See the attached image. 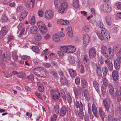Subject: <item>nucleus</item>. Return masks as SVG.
<instances>
[{"mask_svg": "<svg viewBox=\"0 0 121 121\" xmlns=\"http://www.w3.org/2000/svg\"><path fill=\"white\" fill-rule=\"evenodd\" d=\"M66 99L69 103L71 104L72 102V98L71 95L69 94H68L67 95Z\"/></svg>", "mask_w": 121, "mask_h": 121, "instance_id": "obj_40", "label": "nucleus"}, {"mask_svg": "<svg viewBox=\"0 0 121 121\" xmlns=\"http://www.w3.org/2000/svg\"><path fill=\"white\" fill-rule=\"evenodd\" d=\"M114 55V53L112 48L110 47H109L107 50L106 57L107 58H111L113 57Z\"/></svg>", "mask_w": 121, "mask_h": 121, "instance_id": "obj_8", "label": "nucleus"}, {"mask_svg": "<svg viewBox=\"0 0 121 121\" xmlns=\"http://www.w3.org/2000/svg\"><path fill=\"white\" fill-rule=\"evenodd\" d=\"M107 49L106 47L104 46H103L101 48V53L106 57L107 54Z\"/></svg>", "mask_w": 121, "mask_h": 121, "instance_id": "obj_19", "label": "nucleus"}, {"mask_svg": "<svg viewBox=\"0 0 121 121\" xmlns=\"http://www.w3.org/2000/svg\"><path fill=\"white\" fill-rule=\"evenodd\" d=\"M82 111H81V112H79L78 113V116L80 118H82L84 116V113L82 112Z\"/></svg>", "mask_w": 121, "mask_h": 121, "instance_id": "obj_56", "label": "nucleus"}, {"mask_svg": "<svg viewBox=\"0 0 121 121\" xmlns=\"http://www.w3.org/2000/svg\"><path fill=\"white\" fill-rule=\"evenodd\" d=\"M67 108L65 107H62L60 109L59 114L60 116H63L65 115L66 113Z\"/></svg>", "mask_w": 121, "mask_h": 121, "instance_id": "obj_20", "label": "nucleus"}, {"mask_svg": "<svg viewBox=\"0 0 121 121\" xmlns=\"http://www.w3.org/2000/svg\"><path fill=\"white\" fill-rule=\"evenodd\" d=\"M102 81L103 85L105 86H108V80L106 79L105 76H103L102 77Z\"/></svg>", "mask_w": 121, "mask_h": 121, "instance_id": "obj_39", "label": "nucleus"}, {"mask_svg": "<svg viewBox=\"0 0 121 121\" xmlns=\"http://www.w3.org/2000/svg\"><path fill=\"white\" fill-rule=\"evenodd\" d=\"M43 65L46 68H49L50 67L51 65L50 63L47 62L43 63Z\"/></svg>", "mask_w": 121, "mask_h": 121, "instance_id": "obj_54", "label": "nucleus"}, {"mask_svg": "<svg viewBox=\"0 0 121 121\" xmlns=\"http://www.w3.org/2000/svg\"><path fill=\"white\" fill-rule=\"evenodd\" d=\"M108 87L109 93L111 95H112L114 92V89L111 83H109L108 84Z\"/></svg>", "mask_w": 121, "mask_h": 121, "instance_id": "obj_25", "label": "nucleus"}, {"mask_svg": "<svg viewBox=\"0 0 121 121\" xmlns=\"http://www.w3.org/2000/svg\"><path fill=\"white\" fill-rule=\"evenodd\" d=\"M54 110L56 114H58L59 112V106H54Z\"/></svg>", "mask_w": 121, "mask_h": 121, "instance_id": "obj_52", "label": "nucleus"}, {"mask_svg": "<svg viewBox=\"0 0 121 121\" xmlns=\"http://www.w3.org/2000/svg\"><path fill=\"white\" fill-rule=\"evenodd\" d=\"M38 31L37 27L35 26H33L30 28V31L31 33L35 34Z\"/></svg>", "mask_w": 121, "mask_h": 121, "instance_id": "obj_18", "label": "nucleus"}, {"mask_svg": "<svg viewBox=\"0 0 121 121\" xmlns=\"http://www.w3.org/2000/svg\"><path fill=\"white\" fill-rule=\"evenodd\" d=\"M51 77L53 78H56L57 76V74L54 71H51L50 72Z\"/></svg>", "mask_w": 121, "mask_h": 121, "instance_id": "obj_37", "label": "nucleus"}, {"mask_svg": "<svg viewBox=\"0 0 121 121\" xmlns=\"http://www.w3.org/2000/svg\"><path fill=\"white\" fill-rule=\"evenodd\" d=\"M116 112L118 116L121 117V107H118L116 110Z\"/></svg>", "mask_w": 121, "mask_h": 121, "instance_id": "obj_42", "label": "nucleus"}, {"mask_svg": "<svg viewBox=\"0 0 121 121\" xmlns=\"http://www.w3.org/2000/svg\"><path fill=\"white\" fill-rule=\"evenodd\" d=\"M105 63L108 65V66L112 64V62L110 61V60L108 59H107L105 60Z\"/></svg>", "mask_w": 121, "mask_h": 121, "instance_id": "obj_59", "label": "nucleus"}, {"mask_svg": "<svg viewBox=\"0 0 121 121\" xmlns=\"http://www.w3.org/2000/svg\"><path fill=\"white\" fill-rule=\"evenodd\" d=\"M117 61L121 62V54L119 53H117Z\"/></svg>", "mask_w": 121, "mask_h": 121, "instance_id": "obj_45", "label": "nucleus"}, {"mask_svg": "<svg viewBox=\"0 0 121 121\" xmlns=\"http://www.w3.org/2000/svg\"><path fill=\"white\" fill-rule=\"evenodd\" d=\"M89 54L90 58L91 59H93L96 56V51L94 49H91L89 51Z\"/></svg>", "mask_w": 121, "mask_h": 121, "instance_id": "obj_9", "label": "nucleus"}, {"mask_svg": "<svg viewBox=\"0 0 121 121\" xmlns=\"http://www.w3.org/2000/svg\"><path fill=\"white\" fill-rule=\"evenodd\" d=\"M102 68L103 74L105 76L108 74V71L107 68L104 65L102 67Z\"/></svg>", "mask_w": 121, "mask_h": 121, "instance_id": "obj_29", "label": "nucleus"}, {"mask_svg": "<svg viewBox=\"0 0 121 121\" xmlns=\"http://www.w3.org/2000/svg\"><path fill=\"white\" fill-rule=\"evenodd\" d=\"M27 78L32 81L34 80V77L33 75L31 74L28 76L27 77Z\"/></svg>", "mask_w": 121, "mask_h": 121, "instance_id": "obj_62", "label": "nucleus"}, {"mask_svg": "<svg viewBox=\"0 0 121 121\" xmlns=\"http://www.w3.org/2000/svg\"><path fill=\"white\" fill-rule=\"evenodd\" d=\"M53 39L54 41L57 42L60 40V37L58 35L55 34L53 36Z\"/></svg>", "mask_w": 121, "mask_h": 121, "instance_id": "obj_35", "label": "nucleus"}, {"mask_svg": "<svg viewBox=\"0 0 121 121\" xmlns=\"http://www.w3.org/2000/svg\"><path fill=\"white\" fill-rule=\"evenodd\" d=\"M8 30L5 27H3L2 28V30L0 32V36L3 37L4 36L7 32Z\"/></svg>", "mask_w": 121, "mask_h": 121, "instance_id": "obj_28", "label": "nucleus"}, {"mask_svg": "<svg viewBox=\"0 0 121 121\" xmlns=\"http://www.w3.org/2000/svg\"><path fill=\"white\" fill-rule=\"evenodd\" d=\"M57 23L59 24L67 25L69 24V22L68 21L61 19L58 20L57 21Z\"/></svg>", "mask_w": 121, "mask_h": 121, "instance_id": "obj_22", "label": "nucleus"}, {"mask_svg": "<svg viewBox=\"0 0 121 121\" xmlns=\"http://www.w3.org/2000/svg\"><path fill=\"white\" fill-rule=\"evenodd\" d=\"M92 109L93 113L94 115L96 117H98V115L97 114L96 107L94 104H92Z\"/></svg>", "mask_w": 121, "mask_h": 121, "instance_id": "obj_23", "label": "nucleus"}, {"mask_svg": "<svg viewBox=\"0 0 121 121\" xmlns=\"http://www.w3.org/2000/svg\"><path fill=\"white\" fill-rule=\"evenodd\" d=\"M120 63L117 61L116 60L114 61V66L115 69L117 70H118L120 68Z\"/></svg>", "mask_w": 121, "mask_h": 121, "instance_id": "obj_41", "label": "nucleus"}, {"mask_svg": "<svg viewBox=\"0 0 121 121\" xmlns=\"http://www.w3.org/2000/svg\"><path fill=\"white\" fill-rule=\"evenodd\" d=\"M61 1V0H54V3L55 5L56 8H57L58 7L59 4L58 2L60 3V5L61 4V3H62Z\"/></svg>", "mask_w": 121, "mask_h": 121, "instance_id": "obj_49", "label": "nucleus"}, {"mask_svg": "<svg viewBox=\"0 0 121 121\" xmlns=\"http://www.w3.org/2000/svg\"><path fill=\"white\" fill-rule=\"evenodd\" d=\"M68 59L69 63L70 64H73L75 63V60L73 57L69 56L68 57Z\"/></svg>", "mask_w": 121, "mask_h": 121, "instance_id": "obj_48", "label": "nucleus"}, {"mask_svg": "<svg viewBox=\"0 0 121 121\" xmlns=\"http://www.w3.org/2000/svg\"><path fill=\"white\" fill-rule=\"evenodd\" d=\"M82 91V88L79 86L77 87L74 91L75 97L78 98V96L81 94Z\"/></svg>", "mask_w": 121, "mask_h": 121, "instance_id": "obj_13", "label": "nucleus"}, {"mask_svg": "<svg viewBox=\"0 0 121 121\" xmlns=\"http://www.w3.org/2000/svg\"><path fill=\"white\" fill-rule=\"evenodd\" d=\"M41 32L43 34L46 33L47 32V29L45 26L39 28Z\"/></svg>", "mask_w": 121, "mask_h": 121, "instance_id": "obj_34", "label": "nucleus"}, {"mask_svg": "<svg viewBox=\"0 0 121 121\" xmlns=\"http://www.w3.org/2000/svg\"><path fill=\"white\" fill-rule=\"evenodd\" d=\"M39 77H49V75L48 71L45 69L43 67L40 72Z\"/></svg>", "mask_w": 121, "mask_h": 121, "instance_id": "obj_10", "label": "nucleus"}, {"mask_svg": "<svg viewBox=\"0 0 121 121\" xmlns=\"http://www.w3.org/2000/svg\"><path fill=\"white\" fill-rule=\"evenodd\" d=\"M44 16L45 18L47 19L50 20L53 18L54 13L51 10H48L45 12Z\"/></svg>", "mask_w": 121, "mask_h": 121, "instance_id": "obj_7", "label": "nucleus"}, {"mask_svg": "<svg viewBox=\"0 0 121 121\" xmlns=\"http://www.w3.org/2000/svg\"><path fill=\"white\" fill-rule=\"evenodd\" d=\"M28 11L26 10H24L21 13V15L19 17V20L20 21H22L25 19L27 16Z\"/></svg>", "mask_w": 121, "mask_h": 121, "instance_id": "obj_16", "label": "nucleus"}, {"mask_svg": "<svg viewBox=\"0 0 121 121\" xmlns=\"http://www.w3.org/2000/svg\"><path fill=\"white\" fill-rule=\"evenodd\" d=\"M60 81L61 83L63 85H66L68 83V81L65 77L60 78Z\"/></svg>", "mask_w": 121, "mask_h": 121, "instance_id": "obj_33", "label": "nucleus"}, {"mask_svg": "<svg viewBox=\"0 0 121 121\" xmlns=\"http://www.w3.org/2000/svg\"><path fill=\"white\" fill-rule=\"evenodd\" d=\"M97 73L99 76H101L102 72L100 66L98 65L97 67Z\"/></svg>", "mask_w": 121, "mask_h": 121, "instance_id": "obj_46", "label": "nucleus"}, {"mask_svg": "<svg viewBox=\"0 0 121 121\" xmlns=\"http://www.w3.org/2000/svg\"><path fill=\"white\" fill-rule=\"evenodd\" d=\"M30 23L32 25L34 24L35 22V17L34 16H32L30 19Z\"/></svg>", "mask_w": 121, "mask_h": 121, "instance_id": "obj_47", "label": "nucleus"}, {"mask_svg": "<svg viewBox=\"0 0 121 121\" xmlns=\"http://www.w3.org/2000/svg\"><path fill=\"white\" fill-rule=\"evenodd\" d=\"M7 38L8 39V41H9L11 40H13L14 38L13 35H10L8 36Z\"/></svg>", "mask_w": 121, "mask_h": 121, "instance_id": "obj_63", "label": "nucleus"}, {"mask_svg": "<svg viewBox=\"0 0 121 121\" xmlns=\"http://www.w3.org/2000/svg\"><path fill=\"white\" fill-rule=\"evenodd\" d=\"M82 30L85 32L88 33L90 31V29L88 26L85 25L83 27Z\"/></svg>", "mask_w": 121, "mask_h": 121, "instance_id": "obj_38", "label": "nucleus"}, {"mask_svg": "<svg viewBox=\"0 0 121 121\" xmlns=\"http://www.w3.org/2000/svg\"><path fill=\"white\" fill-rule=\"evenodd\" d=\"M38 14L39 17H42L43 15V12L41 10H40L38 12Z\"/></svg>", "mask_w": 121, "mask_h": 121, "instance_id": "obj_58", "label": "nucleus"}, {"mask_svg": "<svg viewBox=\"0 0 121 121\" xmlns=\"http://www.w3.org/2000/svg\"><path fill=\"white\" fill-rule=\"evenodd\" d=\"M37 25L39 28H40L41 27H42L43 26H45L44 23L42 22L41 21H39L38 22Z\"/></svg>", "mask_w": 121, "mask_h": 121, "instance_id": "obj_51", "label": "nucleus"}, {"mask_svg": "<svg viewBox=\"0 0 121 121\" xmlns=\"http://www.w3.org/2000/svg\"><path fill=\"white\" fill-rule=\"evenodd\" d=\"M119 74L118 72L116 70H114L112 73V76L113 79L116 81L118 79Z\"/></svg>", "mask_w": 121, "mask_h": 121, "instance_id": "obj_17", "label": "nucleus"}, {"mask_svg": "<svg viewBox=\"0 0 121 121\" xmlns=\"http://www.w3.org/2000/svg\"><path fill=\"white\" fill-rule=\"evenodd\" d=\"M101 8L102 10L104 12L109 13L112 10L111 7L109 4H104L102 5Z\"/></svg>", "mask_w": 121, "mask_h": 121, "instance_id": "obj_5", "label": "nucleus"}, {"mask_svg": "<svg viewBox=\"0 0 121 121\" xmlns=\"http://www.w3.org/2000/svg\"><path fill=\"white\" fill-rule=\"evenodd\" d=\"M101 90L102 93L104 95L106 93L105 88L103 86L101 87Z\"/></svg>", "mask_w": 121, "mask_h": 121, "instance_id": "obj_61", "label": "nucleus"}, {"mask_svg": "<svg viewBox=\"0 0 121 121\" xmlns=\"http://www.w3.org/2000/svg\"><path fill=\"white\" fill-rule=\"evenodd\" d=\"M67 3V2H63L59 7L58 9V12L61 14L64 13L65 10L68 8Z\"/></svg>", "mask_w": 121, "mask_h": 121, "instance_id": "obj_4", "label": "nucleus"}, {"mask_svg": "<svg viewBox=\"0 0 121 121\" xmlns=\"http://www.w3.org/2000/svg\"><path fill=\"white\" fill-rule=\"evenodd\" d=\"M89 36L87 34H85L83 35V43L85 45H87L89 43Z\"/></svg>", "mask_w": 121, "mask_h": 121, "instance_id": "obj_12", "label": "nucleus"}, {"mask_svg": "<svg viewBox=\"0 0 121 121\" xmlns=\"http://www.w3.org/2000/svg\"><path fill=\"white\" fill-rule=\"evenodd\" d=\"M50 93L52 98L56 100H57L59 98L60 96V93L57 90H55L53 89L50 90Z\"/></svg>", "mask_w": 121, "mask_h": 121, "instance_id": "obj_3", "label": "nucleus"}, {"mask_svg": "<svg viewBox=\"0 0 121 121\" xmlns=\"http://www.w3.org/2000/svg\"><path fill=\"white\" fill-rule=\"evenodd\" d=\"M61 95L63 99L64 100H65L66 98L65 92L63 91H61Z\"/></svg>", "mask_w": 121, "mask_h": 121, "instance_id": "obj_60", "label": "nucleus"}, {"mask_svg": "<svg viewBox=\"0 0 121 121\" xmlns=\"http://www.w3.org/2000/svg\"><path fill=\"white\" fill-rule=\"evenodd\" d=\"M93 85L96 91H98L99 90V85L98 82L96 81H94L93 82Z\"/></svg>", "mask_w": 121, "mask_h": 121, "instance_id": "obj_32", "label": "nucleus"}, {"mask_svg": "<svg viewBox=\"0 0 121 121\" xmlns=\"http://www.w3.org/2000/svg\"><path fill=\"white\" fill-rule=\"evenodd\" d=\"M98 26L101 28V32H97L96 34L99 38L101 40L104 39L106 41H108L110 39V36L108 33L106 29L104 28V26L103 24L100 22H98Z\"/></svg>", "mask_w": 121, "mask_h": 121, "instance_id": "obj_1", "label": "nucleus"}, {"mask_svg": "<svg viewBox=\"0 0 121 121\" xmlns=\"http://www.w3.org/2000/svg\"><path fill=\"white\" fill-rule=\"evenodd\" d=\"M105 20L107 24L108 25H110L111 24V17L110 15H107L105 17Z\"/></svg>", "mask_w": 121, "mask_h": 121, "instance_id": "obj_26", "label": "nucleus"}, {"mask_svg": "<svg viewBox=\"0 0 121 121\" xmlns=\"http://www.w3.org/2000/svg\"><path fill=\"white\" fill-rule=\"evenodd\" d=\"M67 34L69 36L72 37L73 36V34L72 27L70 26L68 27L67 28Z\"/></svg>", "mask_w": 121, "mask_h": 121, "instance_id": "obj_27", "label": "nucleus"}, {"mask_svg": "<svg viewBox=\"0 0 121 121\" xmlns=\"http://www.w3.org/2000/svg\"><path fill=\"white\" fill-rule=\"evenodd\" d=\"M8 20L7 17L4 15H3L1 18L2 21L3 22L7 21Z\"/></svg>", "mask_w": 121, "mask_h": 121, "instance_id": "obj_53", "label": "nucleus"}, {"mask_svg": "<svg viewBox=\"0 0 121 121\" xmlns=\"http://www.w3.org/2000/svg\"><path fill=\"white\" fill-rule=\"evenodd\" d=\"M38 89L40 92H42L44 90L43 86L41 83L39 82L37 83Z\"/></svg>", "mask_w": 121, "mask_h": 121, "instance_id": "obj_30", "label": "nucleus"}, {"mask_svg": "<svg viewBox=\"0 0 121 121\" xmlns=\"http://www.w3.org/2000/svg\"><path fill=\"white\" fill-rule=\"evenodd\" d=\"M83 60L84 63L86 65V67H88V66L90 64V62H89V59L88 57L86 56H84L83 57Z\"/></svg>", "mask_w": 121, "mask_h": 121, "instance_id": "obj_24", "label": "nucleus"}, {"mask_svg": "<svg viewBox=\"0 0 121 121\" xmlns=\"http://www.w3.org/2000/svg\"><path fill=\"white\" fill-rule=\"evenodd\" d=\"M103 104L104 105L105 109L107 112L109 111V106H110L113 107V105L111 103V101L109 100L108 103L109 105L107 99H104L103 100Z\"/></svg>", "mask_w": 121, "mask_h": 121, "instance_id": "obj_6", "label": "nucleus"}, {"mask_svg": "<svg viewBox=\"0 0 121 121\" xmlns=\"http://www.w3.org/2000/svg\"><path fill=\"white\" fill-rule=\"evenodd\" d=\"M32 49L33 51L36 53H38L39 51L38 47L36 46L32 47Z\"/></svg>", "mask_w": 121, "mask_h": 121, "instance_id": "obj_43", "label": "nucleus"}, {"mask_svg": "<svg viewBox=\"0 0 121 121\" xmlns=\"http://www.w3.org/2000/svg\"><path fill=\"white\" fill-rule=\"evenodd\" d=\"M25 2L26 7L31 8L34 5L35 0H26Z\"/></svg>", "mask_w": 121, "mask_h": 121, "instance_id": "obj_14", "label": "nucleus"}, {"mask_svg": "<svg viewBox=\"0 0 121 121\" xmlns=\"http://www.w3.org/2000/svg\"><path fill=\"white\" fill-rule=\"evenodd\" d=\"M12 56L13 59L15 60H17L18 59V56L16 52H15L14 51L12 53Z\"/></svg>", "mask_w": 121, "mask_h": 121, "instance_id": "obj_50", "label": "nucleus"}, {"mask_svg": "<svg viewBox=\"0 0 121 121\" xmlns=\"http://www.w3.org/2000/svg\"><path fill=\"white\" fill-rule=\"evenodd\" d=\"M35 39L36 40L39 41L41 39V36L39 33H37L34 36Z\"/></svg>", "mask_w": 121, "mask_h": 121, "instance_id": "obj_44", "label": "nucleus"}, {"mask_svg": "<svg viewBox=\"0 0 121 121\" xmlns=\"http://www.w3.org/2000/svg\"><path fill=\"white\" fill-rule=\"evenodd\" d=\"M51 63L53 66H54L56 67H58L59 66V64L57 63L55 61H53L51 62Z\"/></svg>", "mask_w": 121, "mask_h": 121, "instance_id": "obj_55", "label": "nucleus"}, {"mask_svg": "<svg viewBox=\"0 0 121 121\" xmlns=\"http://www.w3.org/2000/svg\"><path fill=\"white\" fill-rule=\"evenodd\" d=\"M43 68L41 67H39L35 68L34 69V73L38 76H40V74L38 73H40Z\"/></svg>", "mask_w": 121, "mask_h": 121, "instance_id": "obj_21", "label": "nucleus"}, {"mask_svg": "<svg viewBox=\"0 0 121 121\" xmlns=\"http://www.w3.org/2000/svg\"><path fill=\"white\" fill-rule=\"evenodd\" d=\"M75 105L77 108H79L80 110L81 111H82L83 110V106L82 103L80 102H79V101L76 100L75 102Z\"/></svg>", "mask_w": 121, "mask_h": 121, "instance_id": "obj_11", "label": "nucleus"}, {"mask_svg": "<svg viewBox=\"0 0 121 121\" xmlns=\"http://www.w3.org/2000/svg\"><path fill=\"white\" fill-rule=\"evenodd\" d=\"M60 49L62 52L67 53H72L75 51V47L71 45L61 46L60 47Z\"/></svg>", "mask_w": 121, "mask_h": 121, "instance_id": "obj_2", "label": "nucleus"}, {"mask_svg": "<svg viewBox=\"0 0 121 121\" xmlns=\"http://www.w3.org/2000/svg\"><path fill=\"white\" fill-rule=\"evenodd\" d=\"M99 112L97 113V114L98 115V117L100 115V117L101 118L102 120L104 121V120L105 116V114L103 112V109L101 107H99L98 109Z\"/></svg>", "mask_w": 121, "mask_h": 121, "instance_id": "obj_15", "label": "nucleus"}, {"mask_svg": "<svg viewBox=\"0 0 121 121\" xmlns=\"http://www.w3.org/2000/svg\"><path fill=\"white\" fill-rule=\"evenodd\" d=\"M73 6L75 8H78L79 6L78 0H73Z\"/></svg>", "mask_w": 121, "mask_h": 121, "instance_id": "obj_36", "label": "nucleus"}, {"mask_svg": "<svg viewBox=\"0 0 121 121\" xmlns=\"http://www.w3.org/2000/svg\"><path fill=\"white\" fill-rule=\"evenodd\" d=\"M23 28H25L23 26V25L22 24H19L18 26V30H22L23 29Z\"/></svg>", "mask_w": 121, "mask_h": 121, "instance_id": "obj_57", "label": "nucleus"}, {"mask_svg": "<svg viewBox=\"0 0 121 121\" xmlns=\"http://www.w3.org/2000/svg\"><path fill=\"white\" fill-rule=\"evenodd\" d=\"M57 54L59 57H62L64 55V54L61 51H59L58 52Z\"/></svg>", "mask_w": 121, "mask_h": 121, "instance_id": "obj_64", "label": "nucleus"}, {"mask_svg": "<svg viewBox=\"0 0 121 121\" xmlns=\"http://www.w3.org/2000/svg\"><path fill=\"white\" fill-rule=\"evenodd\" d=\"M69 74L72 77H74L76 76V72L72 69H69Z\"/></svg>", "mask_w": 121, "mask_h": 121, "instance_id": "obj_31", "label": "nucleus"}]
</instances>
